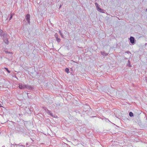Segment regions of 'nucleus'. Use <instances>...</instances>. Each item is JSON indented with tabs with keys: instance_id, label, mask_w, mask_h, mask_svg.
<instances>
[{
	"instance_id": "obj_1",
	"label": "nucleus",
	"mask_w": 147,
	"mask_h": 147,
	"mask_svg": "<svg viewBox=\"0 0 147 147\" xmlns=\"http://www.w3.org/2000/svg\"><path fill=\"white\" fill-rule=\"evenodd\" d=\"M19 87L21 89L26 88V85L24 84L20 83L19 84Z\"/></svg>"
},
{
	"instance_id": "obj_2",
	"label": "nucleus",
	"mask_w": 147,
	"mask_h": 147,
	"mask_svg": "<svg viewBox=\"0 0 147 147\" xmlns=\"http://www.w3.org/2000/svg\"><path fill=\"white\" fill-rule=\"evenodd\" d=\"M129 40L131 43L134 45L135 43L136 40L134 38L133 36H131L129 38Z\"/></svg>"
},
{
	"instance_id": "obj_3",
	"label": "nucleus",
	"mask_w": 147,
	"mask_h": 147,
	"mask_svg": "<svg viewBox=\"0 0 147 147\" xmlns=\"http://www.w3.org/2000/svg\"><path fill=\"white\" fill-rule=\"evenodd\" d=\"M30 15L29 14H27L26 16V18L28 24H30Z\"/></svg>"
},
{
	"instance_id": "obj_4",
	"label": "nucleus",
	"mask_w": 147,
	"mask_h": 147,
	"mask_svg": "<svg viewBox=\"0 0 147 147\" xmlns=\"http://www.w3.org/2000/svg\"><path fill=\"white\" fill-rule=\"evenodd\" d=\"M6 35L3 33V32L2 30H0V36L2 37L3 36V38Z\"/></svg>"
},
{
	"instance_id": "obj_5",
	"label": "nucleus",
	"mask_w": 147,
	"mask_h": 147,
	"mask_svg": "<svg viewBox=\"0 0 147 147\" xmlns=\"http://www.w3.org/2000/svg\"><path fill=\"white\" fill-rule=\"evenodd\" d=\"M97 10L100 12L101 13H104V10L102 9L101 8L99 7L97 9Z\"/></svg>"
},
{
	"instance_id": "obj_6",
	"label": "nucleus",
	"mask_w": 147,
	"mask_h": 147,
	"mask_svg": "<svg viewBox=\"0 0 147 147\" xmlns=\"http://www.w3.org/2000/svg\"><path fill=\"white\" fill-rule=\"evenodd\" d=\"M32 88V87L30 86H29L28 85H26V88L28 89L29 90H31Z\"/></svg>"
},
{
	"instance_id": "obj_7",
	"label": "nucleus",
	"mask_w": 147,
	"mask_h": 147,
	"mask_svg": "<svg viewBox=\"0 0 147 147\" xmlns=\"http://www.w3.org/2000/svg\"><path fill=\"white\" fill-rule=\"evenodd\" d=\"M4 41L5 43L7 44H9V41L7 38L4 39Z\"/></svg>"
},
{
	"instance_id": "obj_8",
	"label": "nucleus",
	"mask_w": 147,
	"mask_h": 147,
	"mask_svg": "<svg viewBox=\"0 0 147 147\" xmlns=\"http://www.w3.org/2000/svg\"><path fill=\"white\" fill-rule=\"evenodd\" d=\"M45 110L46 111V112L49 115V114H50V113H51L50 111L49 110H48L47 108H45Z\"/></svg>"
},
{
	"instance_id": "obj_9",
	"label": "nucleus",
	"mask_w": 147,
	"mask_h": 147,
	"mask_svg": "<svg viewBox=\"0 0 147 147\" xmlns=\"http://www.w3.org/2000/svg\"><path fill=\"white\" fill-rule=\"evenodd\" d=\"M13 15H14L13 13H11L10 15V18H9V20H10L11 19V18L12 17V16Z\"/></svg>"
},
{
	"instance_id": "obj_10",
	"label": "nucleus",
	"mask_w": 147,
	"mask_h": 147,
	"mask_svg": "<svg viewBox=\"0 0 147 147\" xmlns=\"http://www.w3.org/2000/svg\"><path fill=\"white\" fill-rule=\"evenodd\" d=\"M49 115L55 118L56 117H57V116L56 115H53L52 113H51L50 114H49Z\"/></svg>"
},
{
	"instance_id": "obj_11",
	"label": "nucleus",
	"mask_w": 147,
	"mask_h": 147,
	"mask_svg": "<svg viewBox=\"0 0 147 147\" xmlns=\"http://www.w3.org/2000/svg\"><path fill=\"white\" fill-rule=\"evenodd\" d=\"M129 115L131 117L133 116V113L132 112H130L129 113Z\"/></svg>"
},
{
	"instance_id": "obj_12",
	"label": "nucleus",
	"mask_w": 147,
	"mask_h": 147,
	"mask_svg": "<svg viewBox=\"0 0 147 147\" xmlns=\"http://www.w3.org/2000/svg\"><path fill=\"white\" fill-rule=\"evenodd\" d=\"M56 39L57 41L58 42H59L61 41L60 39L58 37L56 38Z\"/></svg>"
},
{
	"instance_id": "obj_13",
	"label": "nucleus",
	"mask_w": 147,
	"mask_h": 147,
	"mask_svg": "<svg viewBox=\"0 0 147 147\" xmlns=\"http://www.w3.org/2000/svg\"><path fill=\"white\" fill-rule=\"evenodd\" d=\"M95 4L96 7L97 9L99 7V5L97 3H95Z\"/></svg>"
},
{
	"instance_id": "obj_14",
	"label": "nucleus",
	"mask_w": 147,
	"mask_h": 147,
	"mask_svg": "<svg viewBox=\"0 0 147 147\" xmlns=\"http://www.w3.org/2000/svg\"><path fill=\"white\" fill-rule=\"evenodd\" d=\"M4 68L6 69V70L9 73H10V71L8 70V69L7 68L5 67Z\"/></svg>"
},
{
	"instance_id": "obj_15",
	"label": "nucleus",
	"mask_w": 147,
	"mask_h": 147,
	"mask_svg": "<svg viewBox=\"0 0 147 147\" xmlns=\"http://www.w3.org/2000/svg\"><path fill=\"white\" fill-rule=\"evenodd\" d=\"M69 71V69L68 68H66L65 69V71L67 73H68Z\"/></svg>"
},
{
	"instance_id": "obj_16",
	"label": "nucleus",
	"mask_w": 147,
	"mask_h": 147,
	"mask_svg": "<svg viewBox=\"0 0 147 147\" xmlns=\"http://www.w3.org/2000/svg\"><path fill=\"white\" fill-rule=\"evenodd\" d=\"M128 63L127 64L128 66H129V67H131V66L130 65V61H128Z\"/></svg>"
},
{
	"instance_id": "obj_17",
	"label": "nucleus",
	"mask_w": 147,
	"mask_h": 147,
	"mask_svg": "<svg viewBox=\"0 0 147 147\" xmlns=\"http://www.w3.org/2000/svg\"><path fill=\"white\" fill-rule=\"evenodd\" d=\"M59 33L60 34V35L61 36V37L62 38H63V36L62 35V33L61 32V31L60 30L59 31Z\"/></svg>"
},
{
	"instance_id": "obj_18",
	"label": "nucleus",
	"mask_w": 147,
	"mask_h": 147,
	"mask_svg": "<svg viewBox=\"0 0 147 147\" xmlns=\"http://www.w3.org/2000/svg\"><path fill=\"white\" fill-rule=\"evenodd\" d=\"M55 36L56 38L58 37V35L56 33L55 34Z\"/></svg>"
},
{
	"instance_id": "obj_19",
	"label": "nucleus",
	"mask_w": 147,
	"mask_h": 147,
	"mask_svg": "<svg viewBox=\"0 0 147 147\" xmlns=\"http://www.w3.org/2000/svg\"><path fill=\"white\" fill-rule=\"evenodd\" d=\"M101 53L102 55H106L105 54H104V53L103 52H101Z\"/></svg>"
},
{
	"instance_id": "obj_20",
	"label": "nucleus",
	"mask_w": 147,
	"mask_h": 147,
	"mask_svg": "<svg viewBox=\"0 0 147 147\" xmlns=\"http://www.w3.org/2000/svg\"><path fill=\"white\" fill-rule=\"evenodd\" d=\"M126 53H130V52L129 51H127V52H126Z\"/></svg>"
},
{
	"instance_id": "obj_21",
	"label": "nucleus",
	"mask_w": 147,
	"mask_h": 147,
	"mask_svg": "<svg viewBox=\"0 0 147 147\" xmlns=\"http://www.w3.org/2000/svg\"><path fill=\"white\" fill-rule=\"evenodd\" d=\"M5 52L6 53H11L10 52H8L7 51H5Z\"/></svg>"
},
{
	"instance_id": "obj_22",
	"label": "nucleus",
	"mask_w": 147,
	"mask_h": 147,
	"mask_svg": "<svg viewBox=\"0 0 147 147\" xmlns=\"http://www.w3.org/2000/svg\"><path fill=\"white\" fill-rule=\"evenodd\" d=\"M1 107V104H0V107Z\"/></svg>"
},
{
	"instance_id": "obj_23",
	"label": "nucleus",
	"mask_w": 147,
	"mask_h": 147,
	"mask_svg": "<svg viewBox=\"0 0 147 147\" xmlns=\"http://www.w3.org/2000/svg\"><path fill=\"white\" fill-rule=\"evenodd\" d=\"M146 10L147 11V9H146Z\"/></svg>"
}]
</instances>
